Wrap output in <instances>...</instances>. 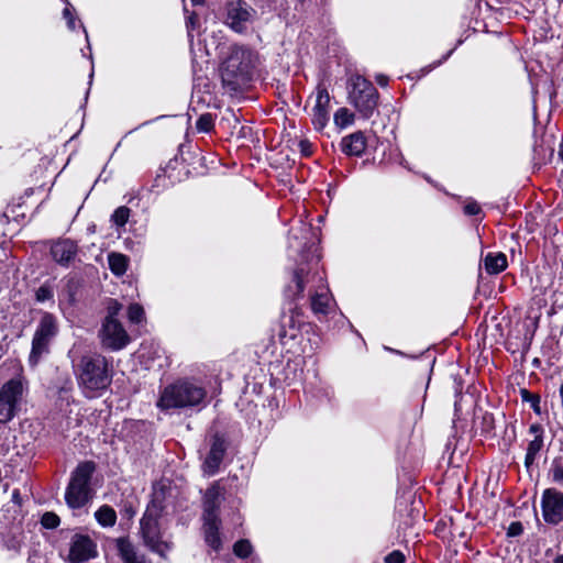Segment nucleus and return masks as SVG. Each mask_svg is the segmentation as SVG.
I'll use <instances>...</instances> for the list:
<instances>
[{
  "instance_id": "obj_1",
  "label": "nucleus",
  "mask_w": 563,
  "mask_h": 563,
  "mask_svg": "<svg viewBox=\"0 0 563 563\" xmlns=\"http://www.w3.org/2000/svg\"><path fill=\"white\" fill-rule=\"evenodd\" d=\"M254 53L244 46H231L220 67L223 88L229 93L244 89L252 79Z\"/></svg>"
},
{
  "instance_id": "obj_2",
  "label": "nucleus",
  "mask_w": 563,
  "mask_h": 563,
  "mask_svg": "<svg viewBox=\"0 0 563 563\" xmlns=\"http://www.w3.org/2000/svg\"><path fill=\"white\" fill-rule=\"evenodd\" d=\"M207 398L205 386L195 379H178L161 393L157 407L162 410L191 409L199 407Z\"/></svg>"
},
{
  "instance_id": "obj_3",
  "label": "nucleus",
  "mask_w": 563,
  "mask_h": 563,
  "mask_svg": "<svg viewBox=\"0 0 563 563\" xmlns=\"http://www.w3.org/2000/svg\"><path fill=\"white\" fill-rule=\"evenodd\" d=\"M112 380L111 368L101 354L84 355L78 364V383L87 397L93 398Z\"/></svg>"
},
{
  "instance_id": "obj_4",
  "label": "nucleus",
  "mask_w": 563,
  "mask_h": 563,
  "mask_svg": "<svg viewBox=\"0 0 563 563\" xmlns=\"http://www.w3.org/2000/svg\"><path fill=\"white\" fill-rule=\"evenodd\" d=\"M221 505V493L218 485L207 489L203 497V533L207 544L218 551L221 547L219 508Z\"/></svg>"
},
{
  "instance_id": "obj_5",
  "label": "nucleus",
  "mask_w": 563,
  "mask_h": 563,
  "mask_svg": "<svg viewBox=\"0 0 563 563\" xmlns=\"http://www.w3.org/2000/svg\"><path fill=\"white\" fill-rule=\"evenodd\" d=\"M162 507L153 500L147 506L141 519V533L144 543L148 549L159 555L161 559H167V553L172 550L170 542L161 539V531L158 527V518L161 516Z\"/></svg>"
},
{
  "instance_id": "obj_6",
  "label": "nucleus",
  "mask_w": 563,
  "mask_h": 563,
  "mask_svg": "<svg viewBox=\"0 0 563 563\" xmlns=\"http://www.w3.org/2000/svg\"><path fill=\"white\" fill-rule=\"evenodd\" d=\"M93 472V462H84L76 467L65 493L68 507L78 509L88 503L91 493L89 484Z\"/></svg>"
},
{
  "instance_id": "obj_7",
  "label": "nucleus",
  "mask_w": 563,
  "mask_h": 563,
  "mask_svg": "<svg viewBox=\"0 0 563 563\" xmlns=\"http://www.w3.org/2000/svg\"><path fill=\"white\" fill-rule=\"evenodd\" d=\"M378 92L371 81L362 76L350 80L349 101L364 119L372 117L377 107Z\"/></svg>"
},
{
  "instance_id": "obj_8",
  "label": "nucleus",
  "mask_w": 563,
  "mask_h": 563,
  "mask_svg": "<svg viewBox=\"0 0 563 563\" xmlns=\"http://www.w3.org/2000/svg\"><path fill=\"white\" fill-rule=\"evenodd\" d=\"M58 333V324L56 318L48 312H45L34 332L32 340V349L29 361L35 366L43 355L48 354L49 345L53 339Z\"/></svg>"
},
{
  "instance_id": "obj_9",
  "label": "nucleus",
  "mask_w": 563,
  "mask_h": 563,
  "mask_svg": "<svg viewBox=\"0 0 563 563\" xmlns=\"http://www.w3.org/2000/svg\"><path fill=\"white\" fill-rule=\"evenodd\" d=\"M323 283L322 276L314 271L312 263H300L294 268L290 280L284 288V297L290 303L303 297L306 287L313 283Z\"/></svg>"
},
{
  "instance_id": "obj_10",
  "label": "nucleus",
  "mask_w": 563,
  "mask_h": 563,
  "mask_svg": "<svg viewBox=\"0 0 563 563\" xmlns=\"http://www.w3.org/2000/svg\"><path fill=\"white\" fill-rule=\"evenodd\" d=\"M23 394V385L19 379H10L0 389V422L13 419L19 409Z\"/></svg>"
},
{
  "instance_id": "obj_11",
  "label": "nucleus",
  "mask_w": 563,
  "mask_h": 563,
  "mask_svg": "<svg viewBox=\"0 0 563 563\" xmlns=\"http://www.w3.org/2000/svg\"><path fill=\"white\" fill-rule=\"evenodd\" d=\"M101 343L104 347L119 351L130 341V338L120 321L111 316H107L100 330Z\"/></svg>"
},
{
  "instance_id": "obj_12",
  "label": "nucleus",
  "mask_w": 563,
  "mask_h": 563,
  "mask_svg": "<svg viewBox=\"0 0 563 563\" xmlns=\"http://www.w3.org/2000/svg\"><path fill=\"white\" fill-rule=\"evenodd\" d=\"M70 563H84L98 556L97 542L86 533H75L69 541Z\"/></svg>"
},
{
  "instance_id": "obj_13",
  "label": "nucleus",
  "mask_w": 563,
  "mask_h": 563,
  "mask_svg": "<svg viewBox=\"0 0 563 563\" xmlns=\"http://www.w3.org/2000/svg\"><path fill=\"white\" fill-rule=\"evenodd\" d=\"M255 14L254 9L243 0L230 2L227 8L225 23L235 32H243Z\"/></svg>"
},
{
  "instance_id": "obj_14",
  "label": "nucleus",
  "mask_w": 563,
  "mask_h": 563,
  "mask_svg": "<svg viewBox=\"0 0 563 563\" xmlns=\"http://www.w3.org/2000/svg\"><path fill=\"white\" fill-rule=\"evenodd\" d=\"M542 515L551 525H558L563 520V493L555 488H548L542 494Z\"/></svg>"
},
{
  "instance_id": "obj_15",
  "label": "nucleus",
  "mask_w": 563,
  "mask_h": 563,
  "mask_svg": "<svg viewBox=\"0 0 563 563\" xmlns=\"http://www.w3.org/2000/svg\"><path fill=\"white\" fill-rule=\"evenodd\" d=\"M330 95L325 87L319 85L316 91V103L312 108V124L321 131L329 122Z\"/></svg>"
},
{
  "instance_id": "obj_16",
  "label": "nucleus",
  "mask_w": 563,
  "mask_h": 563,
  "mask_svg": "<svg viewBox=\"0 0 563 563\" xmlns=\"http://www.w3.org/2000/svg\"><path fill=\"white\" fill-rule=\"evenodd\" d=\"M227 451L225 441L219 434L213 435L211 448L206 456L202 468L205 474L211 476L214 475L220 467V464L223 461L224 454Z\"/></svg>"
},
{
  "instance_id": "obj_17",
  "label": "nucleus",
  "mask_w": 563,
  "mask_h": 563,
  "mask_svg": "<svg viewBox=\"0 0 563 563\" xmlns=\"http://www.w3.org/2000/svg\"><path fill=\"white\" fill-rule=\"evenodd\" d=\"M77 253L78 245L70 239L57 240L51 245L53 260L62 266H69L76 258Z\"/></svg>"
},
{
  "instance_id": "obj_18",
  "label": "nucleus",
  "mask_w": 563,
  "mask_h": 563,
  "mask_svg": "<svg viewBox=\"0 0 563 563\" xmlns=\"http://www.w3.org/2000/svg\"><path fill=\"white\" fill-rule=\"evenodd\" d=\"M302 323L300 309L297 306L290 307L289 311L284 312L280 317V339H295Z\"/></svg>"
},
{
  "instance_id": "obj_19",
  "label": "nucleus",
  "mask_w": 563,
  "mask_h": 563,
  "mask_svg": "<svg viewBox=\"0 0 563 563\" xmlns=\"http://www.w3.org/2000/svg\"><path fill=\"white\" fill-rule=\"evenodd\" d=\"M529 432L533 435V439L529 442L527 448L525 457V465L527 468H530V466L534 463L537 456L543 448V428L538 423H533L530 426Z\"/></svg>"
},
{
  "instance_id": "obj_20",
  "label": "nucleus",
  "mask_w": 563,
  "mask_h": 563,
  "mask_svg": "<svg viewBox=\"0 0 563 563\" xmlns=\"http://www.w3.org/2000/svg\"><path fill=\"white\" fill-rule=\"evenodd\" d=\"M343 153L351 156H361L366 150V137L363 132L357 131L341 141Z\"/></svg>"
},
{
  "instance_id": "obj_21",
  "label": "nucleus",
  "mask_w": 563,
  "mask_h": 563,
  "mask_svg": "<svg viewBox=\"0 0 563 563\" xmlns=\"http://www.w3.org/2000/svg\"><path fill=\"white\" fill-rule=\"evenodd\" d=\"M319 284L320 285H318V286L312 285L310 288V291H311L310 305H311V309L314 313L325 314L328 312L330 297L327 292L325 287L322 285V283H319Z\"/></svg>"
},
{
  "instance_id": "obj_22",
  "label": "nucleus",
  "mask_w": 563,
  "mask_h": 563,
  "mask_svg": "<svg viewBox=\"0 0 563 563\" xmlns=\"http://www.w3.org/2000/svg\"><path fill=\"white\" fill-rule=\"evenodd\" d=\"M485 269L488 274H498L506 269L507 257L504 253H488L484 258Z\"/></svg>"
},
{
  "instance_id": "obj_23",
  "label": "nucleus",
  "mask_w": 563,
  "mask_h": 563,
  "mask_svg": "<svg viewBox=\"0 0 563 563\" xmlns=\"http://www.w3.org/2000/svg\"><path fill=\"white\" fill-rule=\"evenodd\" d=\"M114 544L119 556L124 561V563H136L134 545L128 538H118L114 540Z\"/></svg>"
},
{
  "instance_id": "obj_24",
  "label": "nucleus",
  "mask_w": 563,
  "mask_h": 563,
  "mask_svg": "<svg viewBox=\"0 0 563 563\" xmlns=\"http://www.w3.org/2000/svg\"><path fill=\"white\" fill-rule=\"evenodd\" d=\"M108 262L111 272L117 276L123 275L128 269V258L123 254L110 253Z\"/></svg>"
},
{
  "instance_id": "obj_25",
  "label": "nucleus",
  "mask_w": 563,
  "mask_h": 563,
  "mask_svg": "<svg viewBox=\"0 0 563 563\" xmlns=\"http://www.w3.org/2000/svg\"><path fill=\"white\" fill-rule=\"evenodd\" d=\"M95 517L103 527H112L117 521V514L110 506L100 507L96 511Z\"/></svg>"
},
{
  "instance_id": "obj_26",
  "label": "nucleus",
  "mask_w": 563,
  "mask_h": 563,
  "mask_svg": "<svg viewBox=\"0 0 563 563\" xmlns=\"http://www.w3.org/2000/svg\"><path fill=\"white\" fill-rule=\"evenodd\" d=\"M334 124L344 129L354 122V114L346 108H340L333 117Z\"/></svg>"
},
{
  "instance_id": "obj_27",
  "label": "nucleus",
  "mask_w": 563,
  "mask_h": 563,
  "mask_svg": "<svg viewBox=\"0 0 563 563\" xmlns=\"http://www.w3.org/2000/svg\"><path fill=\"white\" fill-rule=\"evenodd\" d=\"M252 551L253 547L251 542L246 539L240 540L235 542V544L233 545L234 554L241 560L249 559L250 555L252 554Z\"/></svg>"
},
{
  "instance_id": "obj_28",
  "label": "nucleus",
  "mask_w": 563,
  "mask_h": 563,
  "mask_svg": "<svg viewBox=\"0 0 563 563\" xmlns=\"http://www.w3.org/2000/svg\"><path fill=\"white\" fill-rule=\"evenodd\" d=\"M213 117L210 113L201 114L196 122V129L199 132H210L213 129Z\"/></svg>"
},
{
  "instance_id": "obj_29",
  "label": "nucleus",
  "mask_w": 563,
  "mask_h": 563,
  "mask_svg": "<svg viewBox=\"0 0 563 563\" xmlns=\"http://www.w3.org/2000/svg\"><path fill=\"white\" fill-rule=\"evenodd\" d=\"M111 218L118 227H123L130 218V209L128 207L121 206L115 209Z\"/></svg>"
},
{
  "instance_id": "obj_30",
  "label": "nucleus",
  "mask_w": 563,
  "mask_h": 563,
  "mask_svg": "<svg viewBox=\"0 0 563 563\" xmlns=\"http://www.w3.org/2000/svg\"><path fill=\"white\" fill-rule=\"evenodd\" d=\"M41 523L46 529H55L59 526L60 519L55 512L47 511L43 514Z\"/></svg>"
},
{
  "instance_id": "obj_31",
  "label": "nucleus",
  "mask_w": 563,
  "mask_h": 563,
  "mask_svg": "<svg viewBox=\"0 0 563 563\" xmlns=\"http://www.w3.org/2000/svg\"><path fill=\"white\" fill-rule=\"evenodd\" d=\"M128 318L133 323H140L144 318V309L137 303L130 305L128 309Z\"/></svg>"
},
{
  "instance_id": "obj_32",
  "label": "nucleus",
  "mask_w": 563,
  "mask_h": 563,
  "mask_svg": "<svg viewBox=\"0 0 563 563\" xmlns=\"http://www.w3.org/2000/svg\"><path fill=\"white\" fill-rule=\"evenodd\" d=\"M53 296V289L48 285L41 286L35 292V297L38 302L51 300Z\"/></svg>"
},
{
  "instance_id": "obj_33",
  "label": "nucleus",
  "mask_w": 563,
  "mask_h": 563,
  "mask_svg": "<svg viewBox=\"0 0 563 563\" xmlns=\"http://www.w3.org/2000/svg\"><path fill=\"white\" fill-rule=\"evenodd\" d=\"M521 395H522V399L525 401H528L530 402L531 407L533 408V410L537 412V413H540V407H539V404H540V397L537 396V395H533V394H530L528 390L526 389H522L521 390Z\"/></svg>"
},
{
  "instance_id": "obj_34",
  "label": "nucleus",
  "mask_w": 563,
  "mask_h": 563,
  "mask_svg": "<svg viewBox=\"0 0 563 563\" xmlns=\"http://www.w3.org/2000/svg\"><path fill=\"white\" fill-rule=\"evenodd\" d=\"M552 479L563 487V464L554 462L551 467Z\"/></svg>"
},
{
  "instance_id": "obj_35",
  "label": "nucleus",
  "mask_w": 563,
  "mask_h": 563,
  "mask_svg": "<svg viewBox=\"0 0 563 563\" xmlns=\"http://www.w3.org/2000/svg\"><path fill=\"white\" fill-rule=\"evenodd\" d=\"M406 560L407 558L401 551L395 550L385 556L384 563H405Z\"/></svg>"
},
{
  "instance_id": "obj_36",
  "label": "nucleus",
  "mask_w": 563,
  "mask_h": 563,
  "mask_svg": "<svg viewBox=\"0 0 563 563\" xmlns=\"http://www.w3.org/2000/svg\"><path fill=\"white\" fill-rule=\"evenodd\" d=\"M63 1L67 4V7L63 10V16L67 20V25H68L69 30L73 31L76 27L73 10L70 8V3L68 2V0H63Z\"/></svg>"
},
{
  "instance_id": "obj_37",
  "label": "nucleus",
  "mask_w": 563,
  "mask_h": 563,
  "mask_svg": "<svg viewBox=\"0 0 563 563\" xmlns=\"http://www.w3.org/2000/svg\"><path fill=\"white\" fill-rule=\"evenodd\" d=\"M523 531L522 525L519 521L511 522L508 527V536L510 537H517L520 536Z\"/></svg>"
},
{
  "instance_id": "obj_38",
  "label": "nucleus",
  "mask_w": 563,
  "mask_h": 563,
  "mask_svg": "<svg viewBox=\"0 0 563 563\" xmlns=\"http://www.w3.org/2000/svg\"><path fill=\"white\" fill-rule=\"evenodd\" d=\"M298 146L299 151L305 156H309L312 153V144L308 140H300Z\"/></svg>"
},
{
  "instance_id": "obj_39",
  "label": "nucleus",
  "mask_w": 563,
  "mask_h": 563,
  "mask_svg": "<svg viewBox=\"0 0 563 563\" xmlns=\"http://www.w3.org/2000/svg\"><path fill=\"white\" fill-rule=\"evenodd\" d=\"M481 211V207L476 202L467 203L464 207V212L468 216H475Z\"/></svg>"
},
{
  "instance_id": "obj_40",
  "label": "nucleus",
  "mask_w": 563,
  "mask_h": 563,
  "mask_svg": "<svg viewBox=\"0 0 563 563\" xmlns=\"http://www.w3.org/2000/svg\"><path fill=\"white\" fill-rule=\"evenodd\" d=\"M120 308H121V306L118 302H113L111 306H109L108 316H111V313H112V317L115 318Z\"/></svg>"
},
{
  "instance_id": "obj_41",
  "label": "nucleus",
  "mask_w": 563,
  "mask_h": 563,
  "mask_svg": "<svg viewBox=\"0 0 563 563\" xmlns=\"http://www.w3.org/2000/svg\"><path fill=\"white\" fill-rule=\"evenodd\" d=\"M376 81L379 86L385 87L388 84V77L385 75H378L376 77Z\"/></svg>"
},
{
  "instance_id": "obj_42",
  "label": "nucleus",
  "mask_w": 563,
  "mask_h": 563,
  "mask_svg": "<svg viewBox=\"0 0 563 563\" xmlns=\"http://www.w3.org/2000/svg\"><path fill=\"white\" fill-rule=\"evenodd\" d=\"M12 500L15 503V504H20L21 503V496H20V492L18 489H14L13 493H12Z\"/></svg>"
},
{
  "instance_id": "obj_43",
  "label": "nucleus",
  "mask_w": 563,
  "mask_h": 563,
  "mask_svg": "<svg viewBox=\"0 0 563 563\" xmlns=\"http://www.w3.org/2000/svg\"><path fill=\"white\" fill-rule=\"evenodd\" d=\"M197 16L195 14H191L189 18H188V25H191L194 26L195 25V21H196Z\"/></svg>"
},
{
  "instance_id": "obj_44",
  "label": "nucleus",
  "mask_w": 563,
  "mask_h": 563,
  "mask_svg": "<svg viewBox=\"0 0 563 563\" xmlns=\"http://www.w3.org/2000/svg\"><path fill=\"white\" fill-rule=\"evenodd\" d=\"M559 156L563 161V139H562V142H561L560 147H559Z\"/></svg>"
},
{
  "instance_id": "obj_45",
  "label": "nucleus",
  "mask_w": 563,
  "mask_h": 563,
  "mask_svg": "<svg viewBox=\"0 0 563 563\" xmlns=\"http://www.w3.org/2000/svg\"><path fill=\"white\" fill-rule=\"evenodd\" d=\"M194 5H200L203 3V0H190Z\"/></svg>"
},
{
  "instance_id": "obj_46",
  "label": "nucleus",
  "mask_w": 563,
  "mask_h": 563,
  "mask_svg": "<svg viewBox=\"0 0 563 563\" xmlns=\"http://www.w3.org/2000/svg\"><path fill=\"white\" fill-rule=\"evenodd\" d=\"M554 563H563V556H559L555 559Z\"/></svg>"
}]
</instances>
